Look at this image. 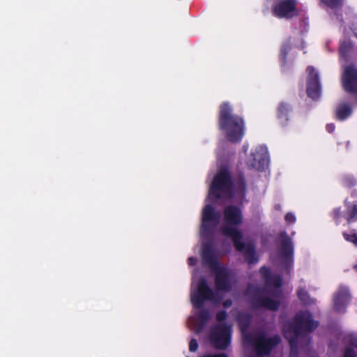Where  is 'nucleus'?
<instances>
[{
    "mask_svg": "<svg viewBox=\"0 0 357 357\" xmlns=\"http://www.w3.org/2000/svg\"><path fill=\"white\" fill-rule=\"evenodd\" d=\"M218 127L230 142H239L243 137V119L233 114L232 108L228 102H224L220 106Z\"/></svg>",
    "mask_w": 357,
    "mask_h": 357,
    "instance_id": "nucleus-1",
    "label": "nucleus"
},
{
    "mask_svg": "<svg viewBox=\"0 0 357 357\" xmlns=\"http://www.w3.org/2000/svg\"><path fill=\"white\" fill-rule=\"evenodd\" d=\"M224 224L220 227L222 236L231 238L236 250H245V242L242 241L241 231L237 228L242 223V211L236 206L229 205L223 210Z\"/></svg>",
    "mask_w": 357,
    "mask_h": 357,
    "instance_id": "nucleus-2",
    "label": "nucleus"
},
{
    "mask_svg": "<svg viewBox=\"0 0 357 357\" xmlns=\"http://www.w3.org/2000/svg\"><path fill=\"white\" fill-rule=\"evenodd\" d=\"M318 326V323L312 319L311 315L307 312L298 314L294 319V325L287 326L284 329L285 337L289 340L291 345L289 357H296V346L294 345V340L298 339L300 335L310 332Z\"/></svg>",
    "mask_w": 357,
    "mask_h": 357,
    "instance_id": "nucleus-3",
    "label": "nucleus"
},
{
    "mask_svg": "<svg viewBox=\"0 0 357 357\" xmlns=\"http://www.w3.org/2000/svg\"><path fill=\"white\" fill-rule=\"evenodd\" d=\"M233 181L229 170L220 169L214 176L211 184L209 194L215 199L229 195L233 189Z\"/></svg>",
    "mask_w": 357,
    "mask_h": 357,
    "instance_id": "nucleus-4",
    "label": "nucleus"
},
{
    "mask_svg": "<svg viewBox=\"0 0 357 357\" xmlns=\"http://www.w3.org/2000/svg\"><path fill=\"white\" fill-rule=\"evenodd\" d=\"M231 327L225 323H219L211 327L209 340L218 350H225L231 343Z\"/></svg>",
    "mask_w": 357,
    "mask_h": 357,
    "instance_id": "nucleus-5",
    "label": "nucleus"
},
{
    "mask_svg": "<svg viewBox=\"0 0 357 357\" xmlns=\"http://www.w3.org/2000/svg\"><path fill=\"white\" fill-rule=\"evenodd\" d=\"M206 301L219 302L220 298H217V295L209 287L207 280L202 278L198 282L197 291L191 294V302L195 307L200 309L203 307Z\"/></svg>",
    "mask_w": 357,
    "mask_h": 357,
    "instance_id": "nucleus-6",
    "label": "nucleus"
},
{
    "mask_svg": "<svg viewBox=\"0 0 357 357\" xmlns=\"http://www.w3.org/2000/svg\"><path fill=\"white\" fill-rule=\"evenodd\" d=\"M220 219V213L215 211L212 205L206 204L202 210L201 234L204 237L209 236L212 233V227L218 225Z\"/></svg>",
    "mask_w": 357,
    "mask_h": 357,
    "instance_id": "nucleus-7",
    "label": "nucleus"
},
{
    "mask_svg": "<svg viewBox=\"0 0 357 357\" xmlns=\"http://www.w3.org/2000/svg\"><path fill=\"white\" fill-rule=\"evenodd\" d=\"M211 269L214 273V283L216 290L224 292L231 291L232 281L229 271L220 264Z\"/></svg>",
    "mask_w": 357,
    "mask_h": 357,
    "instance_id": "nucleus-8",
    "label": "nucleus"
},
{
    "mask_svg": "<svg viewBox=\"0 0 357 357\" xmlns=\"http://www.w3.org/2000/svg\"><path fill=\"white\" fill-rule=\"evenodd\" d=\"M253 344L257 355H267L273 347L280 342V337L275 335L271 338H266L264 335H258L253 340Z\"/></svg>",
    "mask_w": 357,
    "mask_h": 357,
    "instance_id": "nucleus-9",
    "label": "nucleus"
},
{
    "mask_svg": "<svg viewBox=\"0 0 357 357\" xmlns=\"http://www.w3.org/2000/svg\"><path fill=\"white\" fill-rule=\"evenodd\" d=\"M342 84L347 92L357 93V69L353 65L344 68Z\"/></svg>",
    "mask_w": 357,
    "mask_h": 357,
    "instance_id": "nucleus-10",
    "label": "nucleus"
},
{
    "mask_svg": "<svg viewBox=\"0 0 357 357\" xmlns=\"http://www.w3.org/2000/svg\"><path fill=\"white\" fill-rule=\"evenodd\" d=\"M296 10L295 0H284L275 6L274 12L280 17H287Z\"/></svg>",
    "mask_w": 357,
    "mask_h": 357,
    "instance_id": "nucleus-11",
    "label": "nucleus"
},
{
    "mask_svg": "<svg viewBox=\"0 0 357 357\" xmlns=\"http://www.w3.org/2000/svg\"><path fill=\"white\" fill-rule=\"evenodd\" d=\"M202 256L204 263L207 264L211 268L214 266H217V265L220 264L214 255L211 245L209 243H205L203 245Z\"/></svg>",
    "mask_w": 357,
    "mask_h": 357,
    "instance_id": "nucleus-12",
    "label": "nucleus"
},
{
    "mask_svg": "<svg viewBox=\"0 0 357 357\" xmlns=\"http://www.w3.org/2000/svg\"><path fill=\"white\" fill-rule=\"evenodd\" d=\"M252 166L258 169H263L268 163V156L266 152L260 151L254 155Z\"/></svg>",
    "mask_w": 357,
    "mask_h": 357,
    "instance_id": "nucleus-13",
    "label": "nucleus"
},
{
    "mask_svg": "<svg viewBox=\"0 0 357 357\" xmlns=\"http://www.w3.org/2000/svg\"><path fill=\"white\" fill-rule=\"evenodd\" d=\"M310 76V84H313L314 86V94H312L311 93V91L309 90L308 95L312 98H316L319 96V87L318 84V75L316 72H314V69L310 68L308 69Z\"/></svg>",
    "mask_w": 357,
    "mask_h": 357,
    "instance_id": "nucleus-14",
    "label": "nucleus"
},
{
    "mask_svg": "<svg viewBox=\"0 0 357 357\" xmlns=\"http://www.w3.org/2000/svg\"><path fill=\"white\" fill-rule=\"evenodd\" d=\"M351 113V107L349 105L343 103L340 105L336 109V116L340 119L343 120L349 116Z\"/></svg>",
    "mask_w": 357,
    "mask_h": 357,
    "instance_id": "nucleus-15",
    "label": "nucleus"
},
{
    "mask_svg": "<svg viewBox=\"0 0 357 357\" xmlns=\"http://www.w3.org/2000/svg\"><path fill=\"white\" fill-rule=\"evenodd\" d=\"M279 241L284 255H289L291 252V245L290 239L285 234H281L280 235Z\"/></svg>",
    "mask_w": 357,
    "mask_h": 357,
    "instance_id": "nucleus-16",
    "label": "nucleus"
},
{
    "mask_svg": "<svg viewBox=\"0 0 357 357\" xmlns=\"http://www.w3.org/2000/svg\"><path fill=\"white\" fill-rule=\"evenodd\" d=\"M200 311L198 313V320L200 324V330H202L208 323L210 319V312L206 309L200 308Z\"/></svg>",
    "mask_w": 357,
    "mask_h": 357,
    "instance_id": "nucleus-17",
    "label": "nucleus"
},
{
    "mask_svg": "<svg viewBox=\"0 0 357 357\" xmlns=\"http://www.w3.org/2000/svg\"><path fill=\"white\" fill-rule=\"evenodd\" d=\"M261 305L269 310H276L279 305V302L277 300L271 299L270 298L265 297L261 300Z\"/></svg>",
    "mask_w": 357,
    "mask_h": 357,
    "instance_id": "nucleus-18",
    "label": "nucleus"
},
{
    "mask_svg": "<svg viewBox=\"0 0 357 357\" xmlns=\"http://www.w3.org/2000/svg\"><path fill=\"white\" fill-rule=\"evenodd\" d=\"M244 314L241 313V319L239 322V329L241 332V340L243 349L245 352V320H243Z\"/></svg>",
    "mask_w": 357,
    "mask_h": 357,
    "instance_id": "nucleus-19",
    "label": "nucleus"
},
{
    "mask_svg": "<svg viewBox=\"0 0 357 357\" xmlns=\"http://www.w3.org/2000/svg\"><path fill=\"white\" fill-rule=\"evenodd\" d=\"M247 262L249 264L255 263L257 261V257L255 252V249L251 243H247Z\"/></svg>",
    "mask_w": 357,
    "mask_h": 357,
    "instance_id": "nucleus-20",
    "label": "nucleus"
},
{
    "mask_svg": "<svg viewBox=\"0 0 357 357\" xmlns=\"http://www.w3.org/2000/svg\"><path fill=\"white\" fill-rule=\"evenodd\" d=\"M351 44L350 43H344L340 49V52L341 54L343 56H347V53L351 50Z\"/></svg>",
    "mask_w": 357,
    "mask_h": 357,
    "instance_id": "nucleus-21",
    "label": "nucleus"
},
{
    "mask_svg": "<svg viewBox=\"0 0 357 357\" xmlns=\"http://www.w3.org/2000/svg\"><path fill=\"white\" fill-rule=\"evenodd\" d=\"M322 3H324L325 5L330 8H335L338 6L341 2L342 0H321Z\"/></svg>",
    "mask_w": 357,
    "mask_h": 357,
    "instance_id": "nucleus-22",
    "label": "nucleus"
},
{
    "mask_svg": "<svg viewBox=\"0 0 357 357\" xmlns=\"http://www.w3.org/2000/svg\"><path fill=\"white\" fill-rule=\"evenodd\" d=\"M198 342L197 340L195 338L191 339L189 342V350L191 352H195L198 349Z\"/></svg>",
    "mask_w": 357,
    "mask_h": 357,
    "instance_id": "nucleus-23",
    "label": "nucleus"
},
{
    "mask_svg": "<svg viewBox=\"0 0 357 357\" xmlns=\"http://www.w3.org/2000/svg\"><path fill=\"white\" fill-rule=\"evenodd\" d=\"M227 317V313L225 310H221L217 312L216 314V320L218 322H222L225 321Z\"/></svg>",
    "mask_w": 357,
    "mask_h": 357,
    "instance_id": "nucleus-24",
    "label": "nucleus"
},
{
    "mask_svg": "<svg viewBox=\"0 0 357 357\" xmlns=\"http://www.w3.org/2000/svg\"><path fill=\"white\" fill-rule=\"evenodd\" d=\"M199 357H228V355L225 353L215 354H204Z\"/></svg>",
    "mask_w": 357,
    "mask_h": 357,
    "instance_id": "nucleus-25",
    "label": "nucleus"
},
{
    "mask_svg": "<svg viewBox=\"0 0 357 357\" xmlns=\"http://www.w3.org/2000/svg\"><path fill=\"white\" fill-rule=\"evenodd\" d=\"M356 215H357V205H354L350 211L349 220L354 218Z\"/></svg>",
    "mask_w": 357,
    "mask_h": 357,
    "instance_id": "nucleus-26",
    "label": "nucleus"
},
{
    "mask_svg": "<svg viewBox=\"0 0 357 357\" xmlns=\"http://www.w3.org/2000/svg\"><path fill=\"white\" fill-rule=\"evenodd\" d=\"M298 296L303 302L306 303L307 301V295L303 291H298Z\"/></svg>",
    "mask_w": 357,
    "mask_h": 357,
    "instance_id": "nucleus-27",
    "label": "nucleus"
},
{
    "mask_svg": "<svg viewBox=\"0 0 357 357\" xmlns=\"http://www.w3.org/2000/svg\"><path fill=\"white\" fill-rule=\"evenodd\" d=\"M344 357H356V355L351 349H347L344 353Z\"/></svg>",
    "mask_w": 357,
    "mask_h": 357,
    "instance_id": "nucleus-28",
    "label": "nucleus"
},
{
    "mask_svg": "<svg viewBox=\"0 0 357 357\" xmlns=\"http://www.w3.org/2000/svg\"><path fill=\"white\" fill-rule=\"evenodd\" d=\"M231 305L232 301L231 299H227L222 303L223 307L225 308L229 307L230 306H231Z\"/></svg>",
    "mask_w": 357,
    "mask_h": 357,
    "instance_id": "nucleus-29",
    "label": "nucleus"
},
{
    "mask_svg": "<svg viewBox=\"0 0 357 357\" xmlns=\"http://www.w3.org/2000/svg\"><path fill=\"white\" fill-rule=\"evenodd\" d=\"M285 219L289 222H292L294 221L295 218L291 213L287 214Z\"/></svg>",
    "mask_w": 357,
    "mask_h": 357,
    "instance_id": "nucleus-30",
    "label": "nucleus"
},
{
    "mask_svg": "<svg viewBox=\"0 0 357 357\" xmlns=\"http://www.w3.org/2000/svg\"><path fill=\"white\" fill-rule=\"evenodd\" d=\"M188 264L190 265V266H193L195 264L197 260L195 257H190L188 258Z\"/></svg>",
    "mask_w": 357,
    "mask_h": 357,
    "instance_id": "nucleus-31",
    "label": "nucleus"
},
{
    "mask_svg": "<svg viewBox=\"0 0 357 357\" xmlns=\"http://www.w3.org/2000/svg\"><path fill=\"white\" fill-rule=\"evenodd\" d=\"M345 300V296L342 295V296H338L336 298V305H338L340 302L342 301H344Z\"/></svg>",
    "mask_w": 357,
    "mask_h": 357,
    "instance_id": "nucleus-32",
    "label": "nucleus"
},
{
    "mask_svg": "<svg viewBox=\"0 0 357 357\" xmlns=\"http://www.w3.org/2000/svg\"><path fill=\"white\" fill-rule=\"evenodd\" d=\"M274 285L277 287L281 285V280L278 277H275L274 280Z\"/></svg>",
    "mask_w": 357,
    "mask_h": 357,
    "instance_id": "nucleus-33",
    "label": "nucleus"
},
{
    "mask_svg": "<svg viewBox=\"0 0 357 357\" xmlns=\"http://www.w3.org/2000/svg\"><path fill=\"white\" fill-rule=\"evenodd\" d=\"M309 90H310V91H311V93H312V94H314V86H313V84H310V86H309V88H308V89H307V92L309 91Z\"/></svg>",
    "mask_w": 357,
    "mask_h": 357,
    "instance_id": "nucleus-34",
    "label": "nucleus"
},
{
    "mask_svg": "<svg viewBox=\"0 0 357 357\" xmlns=\"http://www.w3.org/2000/svg\"><path fill=\"white\" fill-rule=\"evenodd\" d=\"M351 241L354 243H357V236H352V239Z\"/></svg>",
    "mask_w": 357,
    "mask_h": 357,
    "instance_id": "nucleus-35",
    "label": "nucleus"
},
{
    "mask_svg": "<svg viewBox=\"0 0 357 357\" xmlns=\"http://www.w3.org/2000/svg\"><path fill=\"white\" fill-rule=\"evenodd\" d=\"M261 272L263 273V274H266L268 272V270L264 268L261 269Z\"/></svg>",
    "mask_w": 357,
    "mask_h": 357,
    "instance_id": "nucleus-36",
    "label": "nucleus"
}]
</instances>
